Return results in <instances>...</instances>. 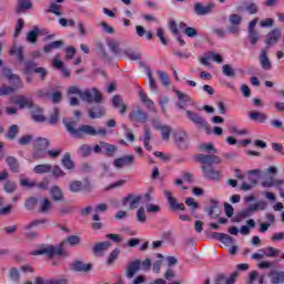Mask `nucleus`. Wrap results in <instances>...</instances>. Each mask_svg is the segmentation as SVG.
<instances>
[{
    "label": "nucleus",
    "instance_id": "obj_1",
    "mask_svg": "<svg viewBox=\"0 0 284 284\" xmlns=\"http://www.w3.org/2000/svg\"><path fill=\"white\" fill-rule=\"evenodd\" d=\"M63 243H68L70 245H79L81 243V237L77 235H70L61 244H58L55 246L47 245L42 246L41 248L33 251L31 254L33 256H41L45 255L49 258H52V256H61L65 253V248H63Z\"/></svg>",
    "mask_w": 284,
    "mask_h": 284
},
{
    "label": "nucleus",
    "instance_id": "obj_2",
    "mask_svg": "<svg viewBox=\"0 0 284 284\" xmlns=\"http://www.w3.org/2000/svg\"><path fill=\"white\" fill-rule=\"evenodd\" d=\"M64 125L67 128V132L71 134V136H74V139H83V136H105L108 134V131L105 129H99L97 130L94 126L90 124H82L77 128V122L71 121V122H65Z\"/></svg>",
    "mask_w": 284,
    "mask_h": 284
},
{
    "label": "nucleus",
    "instance_id": "obj_3",
    "mask_svg": "<svg viewBox=\"0 0 284 284\" xmlns=\"http://www.w3.org/2000/svg\"><path fill=\"white\" fill-rule=\"evenodd\" d=\"M2 74L9 81L11 87L3 85L2 88H0V97H8V94H13V92H17V90L23 88V82H21V77L12 73L11 69L3 68Z\"/></svg>",
    "mask_w": 284,
    "mask_h": 284
},
{
    "label": "nucleus",
    "instance_id": "obj_4",
    "mask_svg": "<svg viewBox=\"0 0 284 284\" xmlns=\"http://www.w3.org/2000/svg\"><path fill=\"white\" fill-rule=\"evenodd\" d=\"M258 24V18H254L247 24V36L246 39L251 45H256L261 41V33L256 30Z\"/></svg>",
    "mask_w": 284,
    "mask_h": 284
},
{
    "label": "nucleus",
    "instance_id": "obj_5",
    "mask_svg": "<svg viewBox=\"0 0 284 284\" xmlns=\"http://www.w3.org/2000/svg\"><path fill=\"white\" fill-rule=\"evenodd\" d=\"M229 32L230 34H235L239 37L241 34V26L243 23V16L239 13H233L229 17Z\"/></svg>",
    "mask_w": 284,
    "mask_h": 284
},
{
    "label": "nucleus",
    "instance_id": "obj_6",
    "mask_svg": "<svg viewBox=\"0 0 284 284\" xmlns=\"http://www.w3.org/2000/svg\"><path fill=\"white\" fill-rule=\"evenodd\" d=\"M81 99L87 103H101V101H103V95H101L99 89L92 88L84 90Z\"/></svg>",
    "mask_w": 284,
    "mask_h": 284
},
{
    "label": "nucleus",
    "instance_id": "obj_7",
    "mask_svg": "<svg viewBox=\"0 0 284 284\" xmlns=\"http://www.w3.org/2000/svg\"><path fill=\"white\" fill-rule=\"evenodd\" d=\"M185 114H186V118L189 119V121H191L195 125H200V128H204L205 130H207V128H210V125L207 124V121L204 120L203 116L199 115V113L191 111V110H186Z\"/></svg>",
    "mask_w": 284,
    "mask_h": 284
},
{
    "label": "nucleus",
    "instance_id": "obj_8",
    "mask_svg": "<svg viewBox=\"0 0 284 284\" xmlns=\"http://www.w3.org/2000/svg\"><path fill=\"white\" fill-rule=\"evenodd\" d=\"M130 121H134L135 123H148V113L136 106L130 114Z\"/></svg>",
    "mask_w": 284,
    "mask_h": 284
},
{
    "label": "nucleus",
    "instance_id": "obj_9",
    "mask_svg": "<svg viewBox=\"0 0 284 284\" xmlns=\"http://www.w3.org/2000/svg\"><path fill=\"white\" fill-rule=\"evenodd\" d=\"M196 160L200 163H203V165H206V168H212V165H219L221 163V158L219 155H205V154H199L196 156Z\"/></svg>",
    "mask_w": 284,
    "mask_h": 284
},
{
    "label": "nucleus",
    "instance_id": "obj_10",
    "mask_svg": "<svg viewBox=\"0 0 284 284\" xmlns=\"http://www.w3.org/2000/svg\"><path fill=\"white\" fill-rule=\"evenodd\" d=\"M164 197L166 199L170 210H181L185 212V204L176 202V197L172 195V191H164Z\"/></svg>",
    "mask_w": 284,
    "mask_h": 284
},
{
    "label": "nucleus",
    "instance_id": "obj_11",
    "mask_svg": "<svg viewBox=\"0 0 284 284\" xmlns=\"http://www.w3.org/2000/svg\"><path fill=\"white\" fill-rule=\"evenodd\" d=\"M213 9H214V3H209L206 6H203V3L201 2H196L194 4V12L199 17H205V14H210Z\"/></svg>",
    "mask_w": 284,
    "mask_h": 284
},
{
    "label": "nucleus",
    "instance_id": "obj_12",
    "mask_svg": "<svg viewBox=\"0 0 284 284\" xmlns=\"http://www.w3.org/2000/svg\"><path fill=\"white\" fill-rule=\"evenodd\" d=\"M128 203L129 210H136V207H139V204L143 203V197L142 195L130 194L124 197V205H128Z\"/></svg>",
    "mask_w": 284,
    "mask_h": 284
},
{
    "label": "nucleus",
    "instance_id": "obj_13",
    "mask_svg": "<svg viewBox=\"0 0 284 284\" xmlns=\"http://www.w3.org/2000/svg\"><path fill=\"white\" fill-rule=\"evenodd\" d=\"M202 171L205 179L210 181H219L221 179V171H216L212 166L202 165Z\"/></svg>",
    "mask_w": 284,
    "mask_h": 284
},
{
    "label": "nucleus",
    "instance_id": "obj_14",
    "mask_svg": "<svg viewBox=\"0 0 284 284\" xmlns=\"http://www.w3.org/2000/svg\"><path fill=\"white\" fill-rule=\"evenodd\" d=\"M134 163V155H124L122 158H118L113 161L114 168L121 169L128 165H132Z\"/></svg>",
    "mask_w": 284,
    "mask_h": 284
},
{
    "label": "nucleus",
    "instance_id": "obj_15",
    "mask_svg": "<svg viewBox=\"0 0 284 284\" xmlns=\"http://www.w3.org/2000/svg\"><path fill=\"white\" fill-rule=\"evenodd\" d=\"M141 270V260H135L129 263L126 267V278H134V274Z\"/></svg>",
    "mask_w": 284,
    "mask_h": 284
},
{
    "label": "nucleus",
    "instance_id": "obj_16",
    "mask_svg": "<svg viewBox=\"0 0 284 284\" xmlns=\"http://www.w3.org/2000/svg\"><path fill=\"white\" fill-rule=\"evenodd\" d=\"M112 105L116 108V110H120V114H125L128 111V104H125V101H123V98L121 95H114L112 98Z\"/></svg>",
    "mask_w": 284,
    "mask_h": 284
},
{
    "label": "nucleus",
    "instance_id": "obj_17",
    "mask_svg": "<svg viewBox=\"0 0 284 284\" xmlns=\"http://www.w3.org/2000/svg\"><path fill=\"white\" fill-rule=\"evenodd\" d=\"M236 278H239V272H234L230 277H225V275L220 274L215 278V284H234L236 283Z\"/></svg>",
    "mask_w": 284,
    "mask_h": 284
},
{
    "label": "nucleus",
    "instance_id": "obj_18",
    "mask_svg": "<svg viewBox=\"0 0 284 284\" xmlns=\"http://www.w3.org/2000/svg\"><path fill=\"white\" fill-rule=\"evenodd\" d=\"M278 39H281V30L274 29L266 36L265 43L267 48H270V45H276V43H278Z\"/></svg>",
    "mask_w": 284,
    "mask_h": 284
},
{
    "label": "nucleus",
    "instance_id": "obj_19",
    "mask_svg": "<svg viewBox=\"0 0 284 284\" xmlns=\"http://www.w3.org/2000/svg\"><path fill=\"white\" fill-rule=\"evenodd\" d=\"M263 250H264V256H266L267 258H276V257L284 258V253L276 247L267 246V247H263Z\"/></svg>",
    "mask_w": 284,
    "mask_h": 284
},
{
    "label": "nucleus",
    "instance_id": "obj_20",
    "mask_svg": "<svg viewBox=\"0 0 284 284\" xmlns=\"http://www.w3.org/2000/svg\"><path fill=\"white\" fill-rule=\"evenodd\" d=\"M260 64L263 70L270 71L272 70V61L267 57V50L262 49L260 53Z\"/></svg>",
    "mask_w": 284,
    "mask_h": 284
},
{
    "label": "nucleus",
    "instance_id": "obj_21",
    "mask_svg": "<svg viewBox=\"0 0 284 284\" xmlns=\"http://www.w3.org/2000/svg\"><path fill=\"white\" fill-rule=\"evenodd\" d=\"M140 141H142L145 150L152 152V145H150V141H152V131L150 130V128H144V135L140 138Z\"/></svg>",
    "mask_w": 284,
    "mask_h": 284
},
{
    "label": "nucleus",
    "instance_id": "obj_22",
    "mask_svg": "<svg viewBox=\"0 0 284 284\" xmlns=\"http://www.w3.org/2000/svg\"><path fill=\"white\" fill-rule=\"evenodd\" d=\"M268 278L272 284H283L284 283V272L283 271H271L268 273Z\"/></svg>",
    "mask_w": 284,
    "mask_h": 284
},
{
    "label": "nucleus",
    "instance_id": "obj_23",
    "mask_svg": "<svg viewBox=\"0 0 284 284\" xmlns=\"http://www.w3.org/2000/svg\"><path fill=\"white\" fill-rule=\"evenodd\" d=\"M13 103H16V105H19L21 110L26 108H32V101L30 100V98H26L23 95L16 97L13 99Z\"/></svg>",
    "mask_w": 284,
    "mask_h": 284
},
{
    "label": "nucleus",
    "instance_id": "obj_24",
    "mask_svg": "<svg viewBox=\"0 0 284 284\" xmlns=\"http://www.w3.org/2000/svg\"><path fill=\"white\" fill-rule=\"evenodd\" d=\"M174 140L176 142V144L179 145V148H187V134L183 131H178L174 134Z\"/></svg>",
    "mask_w": 284,
    "mask_h": 284
},
{
    "label": "nucleus",
    "instance_id": "obj_25",
    "mask_svg": "<svg viewBox=\"0 0 284 284\" xmlns=\"http://www.w3.org/2000/svg\"><path fill=\"white\" fill-rule=\"evenodd\" d=\"M105 115V109L101 105L93 106L89 109L90 119H101V116Z\"/></svg>",
    "mask_w": 284,
    "mask_h": 284
},
{
    "label": "nucleus",
    "instance_id": "obj_26",
    "mask_svg": "<svg viewBox=\"0 0 284 284\" xmlns=\"http://www.w3.org/2000/svg\"><path fill=\"white\" fill-rule=\"evenodd\" d=\"M175 94L178 97L176 106L179 108V110H183V108H185V103H187V101H190V95H187L181 91H175Z\"/></svg>",
    "mask_w": 284,
    "mask_h": 284
},
{
    "label": "nucleus",
    "instance_id": "obj_27",
    "mask_svg": "<svg viewBox=\"0 0 284 284\" xmlns=\"http://www.w3.org/2000/svg\"><path fill=\"white\" fill-rule=\"evenodd\" d=\"M111 246H112V243H110L109 241L100 242L94 245L93 252L94 254H103V252L110 250Z\"/></svg>",
    "mask_w": 284,
    "mask_h": 284
},
{
    "label": "nucleus",
    "instance_id": "obj_28",
    "mask_svg": "<svg viewBox=\"0 0 284 284\" xmlns=\"http://www.w3.org/2000/svg\"><path fill=\"white\" fill-rule=\"evenodd\" d=\"M243 6L247 14H258V4H256L255 2L244 1Z\"/></svg>",
    "mask_w": 284,
    "mask_h": 284
},
{
    "label": "nucleus",
    "instance_id": "obj_29",
    "mask_svg": "<svg viewBox=\"0 0 284 284\" xmlns=\"http://www.w3.org/2000/svg\"><path fill=\"white\" fill-rule=\"evenodd\" d=\"M30 8H32V2L30 0H18L16 11L19 14L26 12V10H30Z\"/></svg>",
    "mask_w": 284,
    "mask_h": 284
},
{
    "label": "nucleus",
    "instance_id": "obj_30",
    "mask_svg": "<svg viewBox=\"0 0 284 284\" xmlns=\"http://www.w3.org/2000/svg\"><path fill=\"white\" fill-rule=\"evenodd\" d=\"M75 272H90L92 270V264H85L81 261H77L72 264Z\"/></svg>",
    "mask_w": 284,
    "mask_h": 284
},
{
    "label": "nucleus",
    "instance_id": "obj_31",
    "mask_svg": "<svg viewBox=\"0 0 284 284\" xmlns=\"http://www.w3.org/2000/svg\"><path fill=\"white\" fill-rule=\"evenodd\" d=\"M248 119H251V121H258V123H265L267 115L263 112L255 111L248 114Z\"/></svg>",
    "mask_w": 284,
    "mask_h": 284
},
{
    "label": "nucleus",
    "instance_id": "obj_32",
    "mask_svg": "<svg viewBox=\"0 0 284 284\" xmlns=\"http://www.w3.org/2000/svg\"><path fill=\"white\" fill-rule=\"evenodd\" d=\"M50 194H51L53 201H55V202L63 200V191L61 190V187H59L57 185L51 186Z\"/></svg>",
    "mask_w": 284,
    "mask_h": 284
},
{
    "label": "nucleus",
    "instance_id": "obj_33",
    "mask_svg": "<svg viewBox=\"0 0 284 284\" xmlns=\"http://www.w3.org/2000/svg\"><path fill=\"white\" fill-rule=\"evenodd\" d=\"M140 99L142 101V103H144V105H146V108H149V110H152V112H156V110L154 109V101H152L148 94H145V92L141 91L140 92Z\"/></svg>",
    "mask_w": 284,
    "mask_h": 284
},
{
    "label": "nucleus",
    "instance_id": "obj_34",
    "mask_svg": "<svg viewBox=\"0 0 284 284\" xmlns=\"http://www.w3.org/2000/svg\"><path fill=\"white\" fill-rule=\"evenodd\" d=\"M256 227V222L254 220L246 221V225L241 226L240 234L243 236H247L250 234V230H254Z\"/></svg>",
    "mask_w": 284,
    "mask_h": 284
},
{
    "label": "nucleus",
    "instance_id": "obj_35",
    "mask_svg": "<svg viewBox=\"0 0 284 284\" xmlns=\"http://www.w3.org/2000/svg\"><path fill=\"white\" fill-rule=\"evenodd\" d=\"M50 145V142L45 138H38L34 140V148L38 150V152H41V150H45Z\"/></svg>",
    "mask_w": 284,
    "mask_h": 284
},
{
    "label": "nucleus",
    "instance_id": "obj_36",
    "mask_svg": "<svg viewBox=\"0 0 284 284\" xmlns=\"http://www.w3.org/2000/svg\"><path fill=\"white\" fill-rule=\"evenodd\" d=\"M9 54L14 55L18 58V61H20V63H23L24 61V57H23V47H17L14 45L13 48L10 49Z\"/></svg>",
    "mask_w": 284,
    "mask_h": 284
},
{
    "label": "nucleus",
    "instance_id": "obj_37",
    "mask_svg": "<svg viewBox=\"0 0 284 284\" xmlns=\"http://www.w3.org/2000/svg\"><path fill=\"white\" fill-rule=\"evenodd\" d=\"M34 174H48V172H52V165L50 164H39L33 169Z\"/></svg>",
    "mask_w": 284,
    "mask_h": 284
},
{
    "label": "nucleus",
    "instance_id": "obj_38",
    "mask_svg": "<svg viewBox=\"0 0 284 284\" xmlns=\"http://www.w3.org/2000/svg\"><path fill=\"white\" fill-rule=\"evenodd\" d=\"M100 145L103 150H105V153L109 156H112L119 150V148L116 145L110 144V143H106V142H100Z\"/></svg>",
    "mask_w": 284,
    "mask_h": 284
},
{
    "label": "nucleus",
    "instance_id": "obj_39",
    "mask_svg": "<svg viewBox=\"0 0 284 284\" xmlns=\"http://www.w3.org/2000/svg\"><path fill=\"white\" fill-rule=\"evenodd\" d=\"M59 48H63L62 40H57V41H53V42L44 45L43 51L49 53V52H52V50H58Z\"/></svg>",
    "mask_w": 284,
    "mask_h": 284
},
{
    "label": "nucleus",
    "instance_id": "obj_40",
    "mask_svg": "<svg viewBox=\"0 0 284 284\" xmlns=\"http://www.w3.org/2000/svg\"><path fill=\"white\" fill-rule=\"evenodd\" d=\"M62 165L65 170H74V162L70 156V153H65L62 158Z\"/></svg>",
    "mask_w": 284,
    "mask_h": 284
},
{
    "label": "nucleus",
    "instance_id": "obj_41",
    "mask_svg": "<svg viewBox=\"0 0 284 284\" xmlns=\"http://www.w3.org/2000/svg\"><path fill=\"white\" fill-rule=\"evenodd\" d=\"M50 210H52V202H50L48 199H43L40 202V212H42V214H48Z\"/></svg>",
    "mask_w": 284,
    "mask_h": 284
},
{
    "label": "nucleus",
    "instance_id": "obj_42",
    "mask_svg": "<svg viewBox=\"0 0 284 284\" xmlns=\"http://www.w3.org/2000/svg\"><path fill=\"white\" fill-rule=\"evenodd\" d=\"M6 163L9 165L11 172H19V162L13 156H8Z\"/></svg>",
    "mask_w": 284,
    "mask_h": 284
},
{
    "label": "nucleus",
    "instance_id": "obj_43",
    "mask_svg": "<svg viewBox=\"0 0 284 284\" xmlns=\"http://www.w3.org/2000/svg\"><path fill=\"white\" fill-rule=\"evenodd\" d=\"M209 216H212L213 219L219 216V202L216 200H211Z\"/></svg>",
    "mask_w": 284,
    "mask_h": 284
},
{
    "label": "nucleus",
    "instance_id": "obj_44",
    "mask_svg": "<svg viewBox=\"0 0 284 284\" xmlns=\"http://www.w3.org/2000/svg\"><path fill=\"white\" fill-rule=\"evenodd\" d=\"M38 38H39V28H34L33 30L29 31L27 34L28 43H37Z\"/></svg>",
    "mask_w": 284,
    "mask_h": 284
},
{
    "label": "nucleus",
    "instance_id": "obj_45",
    "mask_svg": "<svg viewBox=\"0 0 284 284\" xmlns=\"http://www.w3.org/2000/svg\"><path fill=\"white\" fill-rule=\"evenodd\" d=\"M47 12H50L51 14H55V17H61V4L57 2H51L50 8L47 10Z\"/></svg>",
    "mask_w": 284,
    "mask_h": 284
},
{
    "label": "nucleus",
    "instance_id": "obj_46",
    "mask_svg": "<svg viewBox=\"0 0 284 284\" xmlns=\"http://www.w3.org/2000/svg\"><path fill=\"white\" fill-rule=\"evenodd\" d=\"M163 141H170V135L172 134V126L164 124L160 130Z\"/></svg>",
    "mask_w": 284,
    "mask_h": 284
},
{
    "label": "nucleus",
    "instance_id": "obj_47",
    "mask_svg": "<svg viewBox=\"0 0 284 284\" xmlns=\"http://www.w3.org/2000/svg\"><path fill=\"white\" fill-rule=\"evenodd\" d=\"M122 54L131 59V61H139L141 59V54L134 53L132 49H125L122 51Z\"/></svg>",
    "mask_w": 284,
    "mask_h": 284
},
{
    "label": "nucleus",
    "instance_id": "obj_48",
    "mask_svg": "<svg viewBox=\"0 0 284 284\" xmlns=\"http://www.w3.org/2000/svg\"><path fill=\"white\" fill-rule=\"evenodd\" d=\"M119 254H121V250L119 248H114L110 254L109 257L106 260V264L108 265H112L114 263V261H116L119 258Z\"/></svg>",
    "mask_w": 284,
    "mask_h": 284
},
{
    "label": "nucleus",
    "instance_id": "obj_49",
    "mask_svg": "<svg viewBox=\"0 0 284 284\" xmlns=\"http://www.w3.org/2000/svg\"><path fill=\"white\" fill-rule=\"evenodd\" d=\"M108 47L110 48L111 52H114V54H119V52H121V49L119 48V41L114 39L108 40Z\"/></svg>",
    "mask_w": 284,
    "mask_h": 284
},
{
    "label": "nucleus",
    "instance_id": "obj_50",
    "mask_svg": "<svg viewBox=\"0 0 284 284\" xmlns=\"http://www.w3.org/2000/svg\"><path fill=\"white\" fill-rule=\"evenodd\" d=\"M256 211H254V206H248L244 210H242L240 213H239V217L240 219H247L248 216H252V214H254Z\"/></svg>",
    "mask_w": 284,
    "mask_h": 284
},
{
    "label": "nucleus",
    "instance_id": "obj_51",
    "mask_svg": "<svg viewBox=\"0 0 284 284\" xmlns=\"http://www.w3.org/2000/svg\"><path fill=\"white\" fill-rule=\"evenodd\" d=\"M12 212V205H7L3 207V197H0V216H8Z\"/></svg>",
    "mask_w": 284,
    "mask_h": 284
},
{
    "label": "nucleus",
    "instance_id": "obj_52",
    "mask_svg": "<svg viewBox=\"0 0 284 284\" xmlns=\"http://www.w3.org/2000/svg\"><path fill=\"white\" fill-rule=\"evenodd\" d=\"M83 187V183L81 181H73L69 184V190L73 193H79Z\"/></svg>",
    "mask_w": 284,
    "mask_h": 284
},
{
    "label": "nucleus",
    "instance_id": "obj_53",
    "mask_svg": "<svg viewBox=\"0 0 284 284\" xmlns=\"http://www.w3.org/2000/svg\"><path fill=\"white\" fill-rule=\"evenodd\" d=\"M222 72H223L224 77H236V72L230 64H224L222 67Z\"/></svg>",
    "mask_w": 284,
    "mask_h": 284
},
{
    "label": "nucleus",
    "instance_id": "obj_54",
    "mask_svg": "<svg viewBox=\"0 0 284 284\" xmlns=\"http://www.w3.org/2000/svg\"><path fill=\"white\" fill-rule=\"evenodd\" d=\"M136 219L139 223H145L148 221V216L145 215V207L141 206L136 212Z\"/></svg>",
    "mask_w": 284,
    "mask_h": 284
},
{
    "label": "nucleus",
    "instance_id": "obj_55",
    "mask_svg": "<svg viewBox=\"0 0 284 284\" xmlns=\"http://www.w3.org/2000/svg\"><path fill=\"white\" fill-rule=\"evenodd\" d=\"M9 278L13 281V283H19V270L17 267H12L9 270Z\"/></svg>",
    "mask_w": 284,
    "mask_h": 284
},
{
    "label": "nucleus",
    "instance_id": "obj_56",
    "mask_svg": "<svg viewBox=\"0 0 284 284\" xmlns=\"http://www.w3.org/2000/svg\"><path fill=\"white\" fill-rule=\"evenodd\" d=\"M17 134H19V126L17 124H13L9 128L7 139H10L12 141V139H14Z\"/></svg>",
    "mask_w": 284,
    "mask_h": 284
},
{
    "label": "nucleus",
    "instance_id": "obj_57",
    "mask_svg": "<svg viewBox=\"0 0 284 284\" xmlns=\"http://www.w3.org/2000/svg\"><path fill=\"white\" fill-rule=\"evenodd\" d=\"M17 190V183L12 182V181H7L4 183V192H7V194H12V192H14Z\"/></svg>",
    "mask_w": 284,
    "mask_h": 284
},
{
    "label": "nucleus",
    "instance_id": "obj_58",
    "mask_svg": "<svg viewBox=\"0 0 284 284\" xmlns=\"http://www.w3.org/2000/svg\"><path fill=\"white\" fill-rule=\"evenodd\" d=\"M209 59H211V61H214L215 63H223V57L214 51H209Z\"/></svg>",
    "mask_w": 284,
    "mask_h": 284
},
{
    "label": "nucleus",
    "instance_id": "obj_59",
    "mask_svg": "<svg viewBox=\"0 0 284 284\" xmlns=\"http://www.w3.org/2000/svg\"><path fill=\"white\" fill-rule=\"evenodd\" d=\"M24 207L27 210H34L37 207V197H29L26 200Z\"/></svg>",
    "mask_w": 284,
    "mask_h": 284
},
{
    "label": "nucleus",
    "instance_id": "obj_60",
    "mask_svg": "<svg viewBox=\"0 0 284 284\" xmlns=\"http://www.w3.org/2000/svg\"><path fill=\"white\" fill-rule=\"evenodd\" d=\"M158 75L161 79L163 85H170V78L168 77V73L165 71H158Z\"/></svg>",
    "mask_w": 284,
    "mask_h": 284
},
{
    "label": "nucleus",
    "instance_id": "obj_61",
    "mask_svg": "<svg viewBox=\"0 0 284 284\" xmlns=\"http://www.w3.org/2000/svg\"><path fill=\"white\" fill-rule=\"evenodd\" d=\"M24 68L26 72L30 74V72H34V70H37V63L34 61H26Z\"/></svg>",
    "mask_w": 284,
    "mask_h": 284
},
{
    "label": "nucleus",
    "instance_id": "obj_62",
    "mask_svg": "<svg viewBox=\"0 0 284 284\" xmlns=\"http://www.w3.org/2000/svg\"><path fill=\"white\" fill-rule=\"evenodd\" d=\"M185 204L189 207H191L192 212H194V210H197V207H199V203L196 201H194V197H186Z\"/></svg>",
    "mask_w": 284,
    "mask_h": 284
},
{
    "label": "nucleus",
    "instance_id": "obj_63",
    "mask_svg": "<svg viewBox=\"0 0 284 284\" xmlns=\"http://www.w3.org/2000/svg\"><path fill=\"white\" fill-rule=\"evenodd\" d=\"M276 183H283V182L271 178V179L262 182V187H274V185H276Z\"/></svg>",
    "mask_w": 284,
    "mask_h": 284
},
{
    "label": "nucleus",
    "instance_id": "obj_64",
    "mask_svg": "<svg viewBox=\"0 0 284 284\" xmlns=\"http://www.w3.org/2000/svg\"><path fill=\"white\" fill-rule=\"evenodd\" d=\"M90 152H92L91 145L83 144L80 146V153L82 156H90Z\"/></svg>",
    "mask_w": 284,
    "mask_h": 284
}]
</instances>
